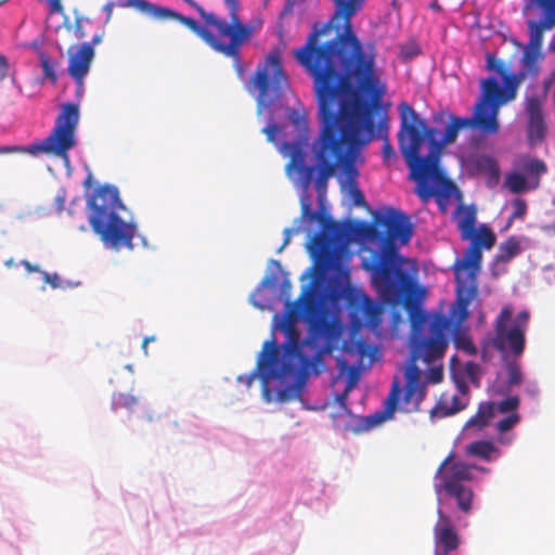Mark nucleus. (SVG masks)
<instances>
[{
  "label": "nucleus",
  "instance_id": "1",
  "mask_svg": "<svg viewBox=\"0 0 555 555\" xmlns=\"http://www.w3.org/2000/svg\"><path fill=\"white\" fill-rule=\"evenodd\" d=\"M321 131L313 143L318 167L315 188L320 197L337 170L344 173L353 143L374 137L372 113L387 91L377 79L313 82Z\"/></svg>",
  "mask_w": 555,
  "mask_h": 555
},
{
  "label": "nucleus",
  "instance_id": "2",
  "mask_svg": "<svg viewBox=\"0 0 555 555\" xmlns=\"http://www.w3.org/2000/svg\"><path fill=\"white\" fill-rule=\"evenodd\" d=\"M333 4L330 21L314 24L306 43L293 51L294 59L313 82L379 78L374 48L360 41L351 22L365 0H333Z\"/></svg>",
  "mask_w": 555,
  "mask_h": 555
},
{
  "label": "nucleus",
  "instance_id": "3",
  "mask_svg": "<svg viewBox=\"0 0 555 555\" xmlns=\"http://www.w3.org/2000/svg\"><path fill=\"white\" fill-rule=\"evenodd\" d=\"M477 214L474 207H462L457 217V229L463 241H469L463 257L454 264L457 283V310L455 317L441 313L428 315L422 310L410 312V347H474L464 324L468 319V306L478 293L477 276L481 269L482 250H490L496 242L494 232L487 224L476 228Z\"/></svg>",
  "mask_w": 555,
  "mask_h": 555
},
{
  "label": "nucleus",
  "instance_id": "4",
  "mask_svg": "<svg viewBox=\"0 0 555 555\" xmlns=\"http://www.w3.org/2000/svg\"><path fill=\"white\" fill-rule=\"evenodd\" d=\"M398 109L399 149L410 168V178L417 183L415 193L425 204L435 197L443 211L446 202L457 189L439 168L440 154L456 141L460 130L469 129L468 117L450 115L443 135L438 140L437 129L428 127L410 104L401 102Z\"/></svg>",
  "mask_w": 555,
  "mask_h": 555
},
{
  "label": "nucleus",
  "instance_id": "5",
  "mask_svg": "<svg viewBox=\"0 0 555 555\" xmlns=\"http://www.w3.org/2000/svg\"><path fill=\"white\" fill-rule=\"evenodd\" d=\"M334 350L261 349L256 371L240 375L237 382L250 388L258 376L267 402H291L301 398L311 376L327 370L326 361Z\"/></svg>",
  "mask_w": 555,
  "mask_h": 555
},
{
  "label": "nucleus",
  "instance_id": "6",
  "mask_svg": "<svg viewBox=\"0 0 555 555\" xmlns=\"http://www.w3.org/2000/svg\"><path fill=\"white\" fill-rule=\"evenodd\" d=\"M405 362L397 365L402 377L395 375L383 409L359 417L348 430L360 435L393 417L396 411L412 414L421 412L428 386L443 379L442 358L446 349H410Z\"/></svg>",
  "mask_w": 555,
  "mask_h": 555
},
{
  "label": "nucleus",
  "instance_id": "7",
  "mask_svg": "<svg viewBox=\"0 0 555 555\" xmlns=\"http://www.w3.org/2000/svg\"><path fill=\"white\" fill-rule=\"evenodd\" d=\"M376 222L386 230V250L384 254H374L373 260L364 263V269L371 272L372 283L380 298L387 304L395 305L408 292L411 279L401 268L402 259L391 242L408 244L413 235V227L410 218L395 208L377 217Z\"/></svg>",
  "mask_w": 555,
  "mask_h": 555
},
{
  "label": "nucleus",
  "instance_id": "8",
  "mask_svg": "<svg viewBox=\"0 0 555 555\" xmlns=\"http://www.w3.org/2000/svg\"><path fill=\"white\" fill-rule=\"evenodd\" d=\"M88 207L89 223L105 245L115 249L133 248L132 240L137 227L119 217L118 210L124 207L115 186L103 185L95 189L88 199Z\"/></svg>",
  "mask_w": 555,
  "mask_h": 555
},
{
  "label": "nucleus",
  "instance_id": "9",
  "mask_svg": "<svg viewBox=\"0 0 555 555\" xmlns=\"http://www.w3.org/2000/svg\"><path fill=\"white\" fill-rule=\"evenodd\" d=\"M79 120L78 105L66 103L56 117L55 126L51 133L42 141H36L27 146L22 145H2L0 155L3 154H29L37 156L39 154H53L66 157L69 150L75 144V131Z\"/></svg>",
  "mask_w": 555,
  "mask_h": 555
},
{
  "label": "nucleus",
  "instance_id": "10",
  "mask_svg": "<svg viewBox=\"0 0 555 555\" xmlns=\"http://www.w3.org/2000/svg\"><path fill=\"white\" fill-rule=\"evenodd\" d=\"M301 218H307L310 222L319 221L321 224L322 231L312 236L307 248L317 266L324 270L332 268L346 240V230L325 212L312 211L309 203H302Z\"/></svg>",
  "mask_w": 555,
  "mask_h": 555
},
{
  "label": "nucleus",
  "instance_id": "11",
  "mask_svg": "<svg viewBox=\"0 0 555 555\" xmlns=\"http://www.w3.org/2000/svg\"><path fill=\"white\" fill-rule=\"evenodd\" d=\"M286 88H288V78L279 50H273L266 55L245 85L247 92L256 96L259 108L273 104Z\"/></svg>",
  "mask_w": 555,
  "mask_h": 555
},
{
  "label": "nucleus",
  "instance_id": "12",
  "mask_svg": "<svg viewBox=\"0 0 555 555\" xmlns=\"http://www.w3.org/2000/svg\"><path fill=\"white\" fill-rule=\"evenodd\" d=\"M454 453H450L439 465L435 478L439 483L435 485V490L439 494L442 490L456 500L457 507L464 514L472 511L474 492L472 488L465 485L473 479V470L486 472V468L464 462H453Z\"/></svg>",
  "mask_w": 555,
  "mask_h": 555
},
{
  "label": "nucleus",
  "instance_id": "13",
  "mask_svg": "<svg viewBox=\"0 0 555 555\" xmlns=\"http://www.w3.org/2000/svg\"><path fill=\"white\" fill-rule=\"evenodd\" d=\"M343 353L337 357V375L333 384L339 379L345 380V388L341 392L335 393V401L344 409H347L349 393L358 386L361 376L370 371L375 362L383 358V349H340Z\"/></svg>",
  "mask_w": 555,
  "mask_h": 555
},
{
  "label": "nucleus",
  "instance_id": "14",
  "mask_svg": "<svg viewBox=\"0 0 555 555\" xmlns=\"http://www.w3.org/2000/svg\"><path fill=\"white\" fill-rule=\"evenodd\" d=\"M286 314L275 325V330L285 335L283 343L275 338L264 340L261 347H304L299 341V333L295 326V320L305 314H312L319 308L314 294L313 283L306 286L295 301H286Z\"/></svg>",
  "mask_w": 555,
  "mask_h": 555
},
{
  "label": "nucleus",
  "instance_id": "15",
  "mask_svg": "<svg viewBox=\"0 0 555 555\" xmlns=\"http://www.w3.org/2000/svg\"><path fill=\"white\" fill-rule=\"evenodd\" d=\"M206 17L209 24L218 27L219 36L223 37V39L219 41V44L223 48H219L216 44L212 50L232 59L233 67L238 78L242 79L245 67L241 62V49L250 40L253 28L243 22L227 23V21H217L210 15Z\"/></svg>",
  "mask_w": 555,
  "mask_h": 555
},
{
  "label": "nucleus",
  "instance_id": "16",
  "mask_svg": "<svg viewBox=\"0 0 555 555\" xmlns=\"http://www.w3.org/2000/svg\"><path fill=\"white\" fill-rule=\"evenodd\" d=\"M328 296L333 301H338L343 297L346 299L353 331H359L365 325L375 327L379 324L380 308L363 292L353 288L332 289Z\"/></svg>",
  "mask_w": 555,
  "mask_h": 555
},
{
  "label": "nucleus",
  "instance_id": "17",
  "mask_svg": "<svg viewBox=\"0 0 555 555\" xmlns=\"http://www.w3.org/2000/svg\"><path fill=\"white\" fill-rule=\"evenodd\" d=\"M511 307H504L495 321V336L491 347H524L529 314L521 311L513 320Z\"/></svg>",
  "mask_w": 555,
  "mask_h": 555
},
{
  "label": "nucleus",
  "instance_id": "18",
  "mask_svg": "<svg viewBox=\"0 0 555 555\" xmlns=\"http://www.w3.org/2000/svg\"><path fill=\"white\" fill-rule=\"evenodd\" d=\"M546 100V91H538L535 88L528 90L525 96L524 109L528 116L527 137L532 144L543 141L546 133L543 111Z\"/></svg>",
  "mask_w": 555,
  "mask_h": 555
},
{
  "label": "nucleus",
  "instance_id": "19",
  "mask_svg": "<svg viewBox=\"0 0 555 555\" xmlns=\"http://www.w3.org/2000/svg\"><path fill=\"white\" fill-rule=\"evenodd\" d=\"M438 520L433 529L435 555H457L461 537L450 516L439 507Z\"/></svg>",
  "mask_w": 555,
  "mask_h": 555
},
{
  "label": "nucleus",
  "instance_id": "20",
  "mask_svg": "<svg viewBox=\"0 0 555 555\" xmlns=\"http://www.w3.org/2000/svg\"><path fill=\"white\" fill-rule=\"evenodd\" d=\"M185 3H188L190 7L195 9L199 16L202 17L204 22V26L199 25L197 21L190 16H184L180 13L177 14L176 21L183 24L185 27H188L190 30H192L194 34H196L201 39H203L211 49L217 47L222 48L219 44V41L223 39V37L219 36V29L217 26L211 25L207 22V15H210L215 17L217 21H224L223 18L218 17L214 13H208L204 10L202 5H199L194 0H183Z\"/></svg>",
  "mask_w": 555,
  "mask_h": 555
},
{
  "label": "nucleus",
  "instance_id": "21",
  "mask_svg": "<svg viewBox=\"0 0 555 555\" xmlns=\"http://www.w3.org/2000/svg\"><path fill=\"white\" fill-rule=\"evenodd\" d=\"M529 2L531 5L541 9L543 16L541 21H528L530 35L528 48L541 50L544 31L555 27V0H529Z\"/></svg>",
  "mask_w": 555,
  "mask_h": 555
},
{
  "label": "nucleus",
  "instance_id": "22",
  "mask_svg": "<svg viewBox=\"0 0 555 555\" xmlns=\"http://www.w3.org/2000/svg\"><path fill=\"white\" fill-rule=\"evenodd\" d=\"M505 83L506 88L503 89L495 78L489 77L483 79L481 81L482 92L478 102L500 108L501 105L514 100L516 98L518 82L514 76H507Z\"/></svg>",
  "mask_w": 555,
  "mask_h": 555
},
{
  "label": "nucleus",
  "instance_id": "23",
  "mask_svg": "<svg viewBox=\"0 0 555 555\" xmlns=\"http://www.w3.org/2000/svg\"><path fill=\"white\" fill-rule=\"evenodd\" d=\"M522 351L524 349H499L502 372L505 375L502 393H507L524 383L525 375L520 364Z\"/></svg>",
  "mask_w": 555,
  "mask_h": 555
},
{
  "label": "nucleus",
  "instance_id": "24",
  "mask_svg": "<svg viewBox=\"0 0 555 555\" xmlns=\"http://www.w3.org/2000/svg\"><path fill=\"white\" fill-rule=\"evenodd\" d=\"M73 48L68 49L69 62L68 74L78 86V90L83 89V80L90 70L91 63L94 59V49L89 43H82L72 52Z\"/></svg>",
  "mask_w": 555,
  "mask_h": 555
},
{
  "label": "nucleus",
  "instance_id": "25",
  "mask_svg": "<svg viewBox=\"0 0 555 555\" xmlns=\"http://www.w3.org/2000/svg\"><path fill=\"white\" fill-rule=\"evenodd\" d=\"M450 374L461 395L466 396L468 393L466 379L478 386L482 370L473 361H466L463 364L457 357L453 356L450 360Z\"/></svg>",
  "mask_w": 555,
  "mask_h": 555
},
{
  "label": "nucleus",
  "instance_id": "26",
  "mask_svg": "<svg viewBox=\"0 0 555 555\" xmlns=\"http://www.w3.org/2000/svg\"><path fill=\"white\" fill-rule=\"evenodd\" d=\"M498 107L478 102L475 104L472 117H468L469 128H476L483 134H495L499 132Z\"/></svg>",
  "mask_w": 555,
  "mask_h": 555
},
{
  "label": "nucleus",
  "instance_id": "27",
  "mask_svg": "<svg viewBox=\"0 0 555 555\" xmlns=\"http://www.w3.org/2000/svg\"><path fill=\"white\" fill-rule=\"evenodd\" d=\"M310 331L315 338L325 340L323 347H335L344 332L339 319L327 315H319L310 321Z\"/></svg>",
  "mask_w": 555,
  "mask_h": 555
},
{
  "label": "nucleus",
  "instance_id": "28",
  "mask_svg": "<svg viewBox=\"0 0 555 555\" xmlns=\"http://www.w3.org/2000/svg\"><path fill=\"white\" fill-rule=\"evenodd\" d=\"M305 144L301 143H289L285 142L282 144V152L285 156H288L289 163L286 165V171L288 175L296 172L301 176H306L307 182L309 181L313 167H307Z\"/></svg>",
  "mask_w": 555,
  "mask_h": 555
},
{
  "label": "nucleus",
  "instance_id": "29",
  "mask_svg": "<svg viewBox=\"0 0 555 555\" xmlns=\"http://www.w3.org/2000/svg\"><path fill=\"white\" fill-rule=\"evenodd\" d=\"M365 144L366 143H353V149L351 151L346 169L344 171L345 183L349 188L350 197L356 206H363L365 204L364 195L358 188L357 178L359 176V171L356 166V162L360 154V150Z\"/></svg>",
  "mask_w": 555,
  "mask_h": 555
},
{
  "label": "nucleus",
  "instance_id": "30",
  "mask_svg": "<svg viewBox=\"0 0 555 555\" xmlns=\"http://www.w3.org/2000/svg\"><path fill=\"white\" fill-rule=\"evenodd\" d=\"M467 405L468 399L466 396L460 398L457 395H453L451 398H448V396L443 393L429 411V416L431 418H444L463 411Z\"/></svg>",
  "mask_w": 555,
  "mask_h": 555
},
{
  "label": "nucleus",
  "instance_id": "31",
  "mask_svg": "<svg viewBox=\"0 0 555 555\" xmlns=\"http://www.w3.org/2000/svg\"><path fill=\"white\" fill-rule=\"evenodd\" d=\"M495 403L491 401L481 402L476 414H474L465 424L466 428L475 427L482 429L494 417Z\"/></svg>",
  "mask_w": 555,
  "mask_h": 555
},
{
  "label": "nucleus",
  "instance_id": "32",
  "mask_svg": "<svg viewBox=\"0 0 555 555\" xmlns=\"http://www.w3.org/2000/svg\"><path fill=\"white\" fill-rule=\"evenodd\" d=\"M466 452L472 456L479 457L488 462L493 460V455L495 457L500 455V450L492 441L489 440H477L469 443L466 447Z\"/></svg>",
  "mask_w": 555,
  "mask_h": 555
},
{
  "label": "nucleus",
  "instance_id": "33",
  "mask_svg": "<svg viewBox=\"0 0 555 555\" xmlns=\"http://www.w3.org/2000/svg\"><path fill=\"white\" fill-rule=\"evenodd\" d=\"M379 104H382V102ZM379 107H380V105H378V107L375 111H373V113H372L373 119H374V117H373L374 113H376ZM373 122L375 124L374 120H373ZM387 130L388 129H387L386 118H382L378 122L377 129H376V126L374 125V137L371 139V140H373L376 137H385V142H384V145L382 149L383 158L385 162H388L390 158H393L396 155L391 144L389 143V141L387 139Z\"/></svg>",
  "mask_w": 555,
  "mask_h": 555
},
{
  "label": "nucleus",
  "instance_id": "34",
  "mask_svg": "<svg viewBox=\"0 0 555 555\" xmlns=\"http://www.w3.org/2000/svg\"><path fill=\"white\" fill-rule=\"evenodd\" d=\"M520 253V242L517 237L511 236L499 247L496 255L498 262H507Z\"/></svg>",
  "mask_w": 555,
  "mask_h": 555
},
{
  "label": "nucleus",
  "instance_id": "35",
  "mask_svg": "<svg viewBox=\"0 0 555 555\" xmlns=\"http://www.w3.org/2000/svg\"><path fill=\"white\" fill-rule=\"evenodd\" d=\"M140 404V399L131 393L118 392L113 396L112 408L114 411L125 409L132 413Z\"/></svg>",
  "mask_w": 555,
  "mask_h": 555
},
{
  "label": "nucleus",
  "instance_id": "36",
  "mask_svg": "<svg viewBox=\"0 0 555 555\" xmlns=\"http://www.w3.org/2000/svg\"><path fill=\"white\" fill-rule=\"evenodd\" d=\"M143 13L151 15L157 20H167V18L176 20V16L178 14V12H176L173 10H170V9L164 8V7H159V5L153 4L151 2H147V7L145 8Z\"/></svg>",
  "mask_w": 555,
  "mask_h": 555
},
{
  "label": "nucleus",
  "instance_id": "37",
  "mask_svg": "<svg viewBox=\"0 0 555 555\" xmlns=\"http://www.w3.org/2000/svg\"><path fill=\"white\" fill-rule=\"evenodd\" d=\"M541 57L540 50L529 49L527 47V50L524 54V62L526 68L532 73L533 75H537L539 72V59Z\"/></svg>",
  "mask_w": 555,
  "mask_h": 555
},
{
  "label": "nucleus",
  "instance_id": "38",
  "mask_svg": "<svg viewBox=\"0 0 555 555\" xmlns=\"http://www.w3.org/2000/svg\"><path fill=\"white\" fill-rule=\"evenodd\" d=\"M288 120L300 131L307 134L308 119L304 111L292 109L288 113Z\"/></svg>",
  "mask_w": 555,
  "mask_h": 555
},
{
  "label": "nucleus",
  "instance_id": "39",
  "mask_svg": "<svg viewBox=\"0 0 555 555\" xmlns=\"http://www.w3.org/2000/svg\"><path fill=\"white\" fill-rule=\"evenodd\" d=\"M467 356L477 354L480 351V359L485 365H488L492 362L494 358L500 360L499 349H461Z\"/></svg>",
  "mask_w": 555,
  "mask_h": 555
},
{
  "label": "nucleus",
  "instance_id": "40",
  "mask_svg": "<svg viewBox=\"0 0 555 555\" xmlns=\"http://www.w3.org/2000/svg\"><path fill=\"white\" fill-rule=\"evenodd\" d=\"M520 400L517 396H509L495 404V411L499 413H514L519 406Z\"/></svg>",
  "mask_w": 555,
  "mask_h": 555
},
{
  "label": "nucleus",
  "instance_id": "41",
  "mask_svg": "<svg viewBox=\"0 0 555 555\" xmlns=\"http://www.w3.org/2000/svg\"><path fill=\"white\" fill-rule=\"evenodd\" d=\"M506 184L511 192L520 193L526 189V178L520 173H512L506 178Z\"/></svg>",
  "mask_w": 555,
  "mask_h": 555
},
{
  "label": "nucleus",
  "instance_id": "42",
  "mask_svg": "<svg viewBox=\"0 0 555 555\" xmlns=\"http://www.w3.org/2000/svg\"><path fill=\"white\" fill-rule=\"evenodd\" d=\"M39 59H40V65H41L42 70H43V75L48 79H50L53 83H55L56 79H57V76H56L55 70H54V65L52 64L49 55L46 54L44 52H41L39 54Z\"/></svg>",
  "mask_w": 555,
  "mask_h": 555
},
{
  "label": "nucleus",
  "instance_id": "43",
  "mask_svg": "<svg viewBox=\"0 0 555 555\" xmlns=\"http://www.w3.org/2000/svg\"><path fill=\"white\" fill-rule=\"evenodd\" d=\"M513 212L509 218L508 224L515 219H522L527 214V203L525 199L517 197L512 203Z\"/></svg>",
  "mask_w": 555,
  "mask_h": 555
},
{
  "label": "nucleus",
  "instance_id": "44",
  "mask_svg": "<svg viewBox=\"0 0 555 555\" xmlns=\"http://www.w3.org/2000/svg\"><path fill=\"white\" fill-rule=\"evenodd\" d=\"M520 421V416L518 413L514 412L509 415L502 418L498 424L496 428L500 433H506L512 429L518 422Z\"/></svg>",
  "mask_w": 555,
  "mask_h": 555
},
{
  "label": "nucleus",
  "instance_id": "45",
  "mask_svg": "<svg viewBox=\"0 0 555 555\" xmlns=\"http://www.w3.org/2000/svg\"><path fill=\"white\" fill-rule=\"evenodd\" d=\"M525 170L528 173L535 175L537 177H539L540 175L546 172V165L544 164V162L534 158V159H530L525 165Z\"/></svg>",
  "mask_w": 555,
  "mask_h": 555
},
{
  "label": "nucleus",
  "instance_id": "46",
  "mask_svg": "<svg viewBox=\"0 0 555 555\" xmlns=\"http://www.w3.org/2000/svg\"><path fill=\"white\" fill-rule=\"evenodd\" d=\"M230 11V20L228 23L242 22L238 15V0H223Z\"/></svg>",
  "mask_w": 555,
  "mask_h": 555
},
{
  "label": "nucleus",
  "instance_id": "47",
  "mask_svg": "<svg viewBox=\"0 0 555 555\" xmlns=\"http://www.w3.org/2000/svg\"><path fill=\"white\" fill-rule=\"evenodd\" d=\"M44 283L49 284L53 288L62 287V282L60 276L56 273H49L46 271L41 272Z\"/></svg>",
  "mask_w": 555,
  "mask_h": 555
},
{
  "label": "nucleus",
  "instance_id": "48",
  "mask_svg": "<svg viewBox=\"0 0 555 555\" xmlns=\"http://www.w3.org/2000/svg\"><path fill=\"white\" fill-rule=\"evenodd\" d=\"M262 132L267 135L269 142H275L276 134L280 132V127L272 122L262 129Z\"/></svg>",
  "mask_w": 555,
  "mask_h": 555
},
{
  "label": "nucleus",
  "instance_id": "49",
  "mask_svg": "<svg viewBox=\"0 0 555 555\" xmlns=\"http://www.w3.org/2000/svg\"><path fill=\"white\" fill-rule=\"evenodd\" d=\"M487 67L490 70H496L498 73L504 72V64L495 59L494 55L488 54L487 55Z\"/></svg>",
  "mask_w": 555,
  "mask_h": 555
},
{
  "label": "nucleus",
  "instance_id": "50",
  "mask_svg": "<svg viewBox=\"0 0 555 555\" xmlns=\"http://www.w3.org/2000/svg\"><path fill=\"white\" fill-rule=\"evenodd\" d=\"M300 232V227H296V228H286L284 229L283 231V234H284V242L282 244V246L280 247L279 251L282 250L286 245L289 244L291 242V238L294 234H297Z\"/></svg>",
  "mask_w": 555,
  "mask_h": 555
},
{
  "label": "nucleus",
  "instance_id": "51",
  "mask_svg": "<svg viewBox=\"0 0 555 555\" xmlns=\"http://www.w3.org/2000/svg\"><path fill=\"white\" fill-rule=\"evenodd\" d=\"M50 14H56L63 12V5L61 0H47Z\"/></svg>",
  "mask_w": 555,
  "mask_h": 555
},
{
  "label": "nucleus",
  "instance_id": "52",
  "mask_svg": "<svg viewBox=\"0 0 555 555\" xmlns=\"http://www.w3.org/2000/svg\"><path fill=\"white\" fill-rule=\"evenodd\" d=\"M126 7L135 8L141 12H144L147 7V1L145 0H126Z\"/></svg>",
  "mask_w": 555,
  "mask_h": 555
},
{
  "label": "nucleus",
  "instance_id": "53",
  "mask_svg": "<svg viewBox=\"0 0 555 555\" xmlns=\"http://www.w3.org/2000/svg\"><path fill=\"white\" fill-rule=\"evenodd\" d=\"M8 70H9L8 59L4 55L0 54V81H2L7 77Z\"/></svg>",
  "mask_w": 555,
  "mask_h": 555
},
{
  "label": "nucleus",
  "instance_id": "54",
  "mask_svg": "<svg viewBox=\"0 0 555 555\" xmlns=\"http://www.w3.org/2000/svg\"><path fill=\"white\" fill-rule=\"evenodd\" d=\"M81 22H82V18L81 17H77L76 21H75V33H76V36L78 38H85L86 37V33L81 26Z\"/></svg>",
  "mask_w": 555,
  "mask_h": 555
},
{
  "label": "nucleus",
  "instance_id": "55",
  "mask_svg": "<svg viewBox=\"0 0 555 555\" xmlns=\"http://www.w3.org/2000/svg\"><path fill=\"white\" fill-rule=\"evenodd\" d=\"M555 79V70L552 73L551 77L548 79H545L543 81V88L539 89L534 87L538 91H546V95L548 94L550 87L552 86L553 81Z\"/></svg>",
  "mask_w": 555,
  "mask_h": 555
},
{
  "label": "nucleus",
  "instance_id": "56",
  "mask_svg": "<svg viewBox=\"0 0 555 555\" xmlns=\"http://www.w3.org/2000/svg\"><path fill=\"white\" fill-rule=\"evenodd\" d=\"M115 7V3L114 2H107L104 7H103V10L105 11L106 13V23H108L112 18V14H113V9Z\"/></svg>",
  "mask_w": 555,
  "mask_h": 555
},
{
  "label": "nucleus",
  "instance_id": "57",
  "mask_svg": "<svg viewBox=\"0 0 555 555\" xmlns=\"http://www.w3.org/2000/svg\"><path fill=\"white\" fill-rule=\"evenodd\" d=\"M340 347H350V345L348 343H343L340 345ZM351 347H359V348H362V347H373L372 345L367 344L366 341L364 340H358L357 343H354L353 345H351Z\"/></svg>",
  "mask_w": 555,
  "mask_h": 555
},
{
  "label": "nucleus",
  "instance_id": "58",
  "mask_svg": "<svg viewBox=\"0 0 555 555\" xmlns=\"http://www.w3.org/2000/svg\"><path fill=\"white\" fill-rule=\"evenodd\" d=\"M22 264L24 266V268L28 271V272H38L39 271V267L36 266V264H31L29 261L27 260H23L22 261Z\"/></svg>",
  "mask_w": 555,
  "mask_h": 555
},
{
  "label": "nucleus",
  "instance_id": "59",
  "mask_svg": "<svg viewBox=\"0 0 555 555\" xmlns=\"http://www.w3.org/2000/svg\"><path fill=\"white\" fill-rule=\"evenodd\" d=\"M526 390H527V392H528L530 396H533V397H534V396H537V395H538V392H539V388H538L537 384H534V383H533V384L528 385V386H527V388H526Z\"/></svg>",
  "mask_w": 555,
  "mask_h": 555
},
{
  "label": "nucleus",
  "instance_id": "60",
  "mask_svg": "<svg viewBox=\"0 0 555 555\" xmlns=\"http://www.w3.org/2000/svg\"><path fill=\"white\" fill-rule=\"evenodd\" d=\"M155 341V336H149V337H145L143 340H142V345L141 347H146L150 343H154Z\"/></svg>",
  "mask_w": 555,
  "mask_h": 555
},
{
  "label": "nucleus",
  "instance_id": "61",
  "mask_svg": "<svg viewBox=\"0 0 555 555\" xmlns=\"http://www.w3.org/2000/svg\"><path fill=\"white\" fill-rule=\"evenodd\" d=\"M102 40V35L98 34L92 38V42L90 43L92 47L99 44Z\"/></svg>",
  "mask_w": 555,
  "mask_h": 555
},
{
  "label": "nucleus",
  "instance_id": "62",
  "mask_svg": "<svg viewBox=\"0 0 555 555\" xmlns=\"http://www.w3.org/2000/svg\"><path fill=\"white\" fill-rule=\"evenodd\" d=\"M417 54H418V50L416 48H414V49L410 50L409 52H406L405 56L406 57H413V56H415Z\"/></svg>",
  "mask_w": 555,
  "mask_h": 555
},
{
  "label": "nucleus",
  "instance_id": "63",
  "mask_svg": "<svg viewBox=\"0 0 555 555\" xmlns=\"http://www.w3.org/2000/svg\"><path fill=\"white\" fill-rule=\"evenodd\" d=\"M289 289H291V283L289 282H284L283 285H282V292L286 293Z\"/></svg>",
  "mask_w": 555,
  "mask_h": 555
},
{
  "label": "nucleus",
  "instance_id": "64",
  "mask_svg": "<svg viewBox=\"0 0 555 555\" xmlns=\"http://www.w3.org/2000/svg\"><path fill=\"white\" fill-rule=\"evenodd\" d=\"M550 50L555 52V35H554V37H553V39H552V41L550 43Z\"/></svg>",
  "mask_w": 555,
  "mask_h": 555
}]
</instances>
